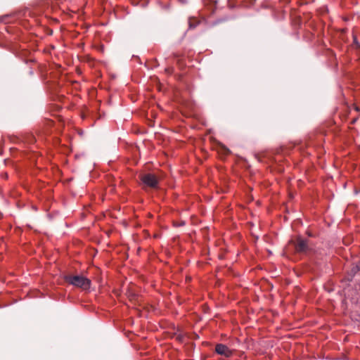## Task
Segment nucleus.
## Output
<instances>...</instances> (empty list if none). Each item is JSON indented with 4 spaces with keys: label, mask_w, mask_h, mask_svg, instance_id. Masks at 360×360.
I'll return each instance as SVG.
<instances>
[{
    "label": "nucleus",
    "mask_w": 360,
    "mask_h": 360,
    "mask_svg": "<svg viewBox=\"0 0 360 360\" xmlns=\"http://www.w3.org/2000/svg\"><path fill=\"white\" fill-rule=\"evenodd\" d=\"M64 280L68 283L84 290H89L91 284V280L82 275H65Z\"/></svg>",
    "instance_id": "1"
},
{
    "label": "nucleus",
    "mask_w": 360,
    "mask_h": 360,
    "mask_svg": "<svg viewBox=\"0 0 360 360\" xmlns=\"http://www.w3.org/2000/svg\"><path fill=\"white\" fill-rule=\"evenodd\" d=\"M140 180L144 188L148 187L152 189H157L159 187V179L153 173H145L140 175Z\"/></svg>",
    "instance_id": "2"
},
{
    "label": "nucleus",
    "mask_w": 360,
    "mask_h": 360,
    "mask_svg": "<svg viewBox=\"0 0 360 360\" xmlns=\"http://www.w3.org/2000/svg\"><path fill=\"white\" fill-rule=\"evenodd\" d=\"M295 249L298 253L307 254L310 250L308 240L302 237H298L295 243Z\"/></svg>",
    "instance_id": "3"
},
{
    "label": "nucleus",
    "mask_w": 360,
    "mask_h": 360,
    "mask_svg": "<svg viewBox=\"0 0 360 360\" xmlns=\"http://www.w3.org/2000/svg\"><path fill=\"white\" fill-rule=\"evenodd\" d=\"M215 352L217 354L224 356L225 357H230L233 354V352L226 345L219 343L215 346Z\"/></svg>",
    "instance_id": "4"
},
{
    "label": "nucleus",
    "mask_w": 360,
    "mask_h": 360,
    "mask_svg": "<svg viewBox=\"0 0 360 360\" xmlns=\"http://www.w3.org/2000/svg\"><path fill=\"white\" fill-rule=\"evenodd\" d=\"M202 2L206 7L211 10L212 13L214 11L215 4H217L216 0H202Z\"/></svg>",
    "instance_id": "5"
},
{
    "label": "nucleus",
    "mask_w": 360,
    "mask_h": 360,
    "mask_svg": "<svg viewBox=\"0 0 360 360\" xmlns=\"http://www.w3.org/2000/svg\"><path fill=\"white\" fill-rule=\"evenodd\" d=\"M360 271V260L352 268L350 274L353 277Z\"/></svg>",
    "instance_id": "6"
},
{
    "label": "nucleus",
    "mask_w": 360,
    "mask_h": 360,
    "mask_svg": "<svg viewBox=\"0 0 360 360\" xmlns=\"http://www.w3.org/2000/svg\"><path fill=\"white\" fill-rule=\"evenodd\" d=\"M188 24H189V28L193 29L199 24V21L198 20H196L195 18H191L189 19Z\"/></svg>",
    "instance_id": "7"
},
{
    "label": "nucleus",
    "mask_w": 360,
    "mask_h": 360,
    "mask_svg": "<svg viewBox=\"0 0 360 360\" xmlns=\"http://www.w3.org/2000/svg\"><path fill=\"white\" fill-rule=\"evenodd\" d=\"M188 24H189V28L193 29L199 24V21L198 20H196L195 18H191L189 19Z\"/></svg>",
    "instance_id": "8"
},
{
    "label": "nucleus",
    "mask_w": 360,
    "mask_h": 360,
    "mask_svg": "<svg viewBox=\"0 0 360 360\" xmlns=\"http://www.w3.org/2000/svg\"><path fill=\"white\" fill-rule=\"evenodd\" d=\"M354 42L356 44V45L358 46V47H360V44L358 43V41H356V38L354 37Z\"/></svg>",
    "instance_id": "9"
},
{
    "label": "nucleus",
    "mask_w": 360,
    "mask_h": 360,
    "mask_svg": "<svg viewBox=\"0 0 360 360\" xmlns=\"http://www.w3.org/2000/svg\"><path fill=\"white\" fill-rule=\"evenodd\" d=\"M2 21H3V18H0V22H2Z\"/></svg>",
    "instance_id": "10"
}]
</instances>
